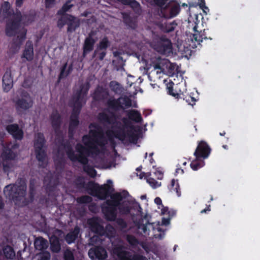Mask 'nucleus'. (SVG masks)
Returning <instances> with one entry per match:
<instances>
[{
	"label": "nucleus",
	"instance_id": "c03bdc74",
	"mask_svg": "<svg viewBox=\"0 0 260 260\" xmlns=\"http://www.w3.org/2000/svg\"><path fill=\"white\" fill-rule=\"evenodd\" d=\"M3 13L4 16V18H8L12 15V11L10 9V4L8 2H5L4 3Z\"/></svg>",
	"mask_w": 260,
	"mask_h": 260
},
{
	"label": "nucleus",
	"instance_id": "e433bc0d",
	"mask_svg": "<svg viewBox=\"0 0 260 260\" xmlns=\"http://www.w3.org/2000/svg\"><path fill=\"white\" fill-rule=\"evenodd\" d=\"M87 163L81 164L83 165V171L91 177H94L96 174V171L91 166L88 165V158Z\"/></svg>",
	"mask_w": 260,
	"mask_h": 260
},
{
	"label": "nucleus",
	"instance_id": "423d86ee",
	"mask_svg": "<svg viewBox=\"0 0 260 260\" xmlns=\"http://www.w3.org/2000/svg\"><path fill=\"white\" fill-rule=\"evenodd\" d=\"M112 184V181L111 180H108L107 184L102 185L98 183L90 181L87 184L86 189L90 195L97 197L100 200H105L114 191Z\"/></svg>",
	"mask_w": 260,
	"mask_h": 260
},
{
	"label": "nucleus",
	"instance_id": "a878e982",
	"mask_svg": "<svg viewBox=\"0 0 260 260\" xmlns=\"http://www.w3.org/2000/svg\"><path fill=\"white\" fill-rule=\"evenodd\" d=\"M208 39L212 40V38L210 37H207L205 29H204L203 31H197L192 36L191 40L192 41H194L198 44H200L201 42H202L203 40H207Z\"/></svg>",
	"mask_w": 260,
	"mask_h": 260
},
{
	"label": "nucleus",
	"instance_id": "a211bd4d",
	"mask_svg": "<svg viewBox=\"0 0 260 260\" xmlns=\"http://www.w3.org/2000/svg\"><path fill=\"white\" fill-rule=\"evenodd\" d=\"M2 81L4 91H9L13 86V78L10 70H7L3 77Z\"/></svg>",
	"mask_w": 260,
	"mask_h": 260
},
{
	"label": "nucleus",
	"instance_id": "49530a36",
	"mask_svg": "<svg viewBox=\"0 0 260 260\" xmlns=\"http://www.w3.org/2000/svg\"><path fill=\"white\" fill-rule=\"evenodd\" d=\"M127 242L132 246H136L138 245L139 240L136 237L132 235H127L126 237Z\"/></svg>",
	"mask_w": 260,
	"mask_h": 260
},
{
	"label": "nucleus",
	"instance_id": "4d7b16f0",
	"mask_svg": "<svg viewBox=\"0 0 260 260\" xmlns=\"http://www.w3.org/2000/svg\"><path fill=\"white\" fill-rule=\"evenodd\" d=\"M35 194V188L34 185L30 183L29 187V197L31 202L34 201Z\"/></svg>",
	"mask_w": 260,
	"mask_h": 260
},
{
	"label": "nucleus",
	"instance_id": "5701e85b",
	"mask_svg": "<svg viewBox=\"0 0 260 260\" xmlns=\"http://www.w3.org/2000/svg\"><path fill=\"white\" fill-rule=\"evenodd\" d=\"M126 113L129 120L136 123H141L143 120L140 112L137 110H129L126 111Z\"/></svg>",
	"mask_w": 260,
	"mask_h": 260
},
{
	"label": "nucleus",
	"instance_id": "4468645a",
	"mask_svg": "<svg viewBox=\"0 0 260 260\" xmlns=\"http://www.w3.org/2000/svg\"><path fill=\"white\" fill-rule=\"evenodd\" d=\"M88 255L92 260H104L108 256L106 250L102 246L90 248L88 251Z\"/></svg>",
	"mask_w": 260,
	"mask_h": 260
},
{
	"label": "nucleus",
	"instance_id": "2eb2a0df",
	"mask_svg": "<svg viewBox=\"0 0 260 260\" xmlns=\"http://www.w3.org/2000/svg\"><path fill=\"white\" fill-rule=\"evenodd\" d=\"M94 31H91L87 37L84 40L83 45V53L82 56L85 57L86 55L94 49V46L96 42V40L93 38V36L95 35Z\"/></svg>",
	"mask_w": 260,
	"mask_h": 260
},
{
	"label": "nucleus",
	"instance_id": "58836bf2",
	"mask_svg": "<svg viewBox=\"0 0 260 260\" xmlns=\"http://www.w3.org/2000/svg\"><path fill=\"white\" fill-rule=\"evenodd\" d=\"M170 189L171 192H175L178 197L181 196V192L180 190V186L178 182V180H175L174 179H173L171 180V184Z\"/></svg>",
	"mask_w": 260,
	"mask_h": 260
},
{
	"label": "nucleus",
	"instance_id": "8fccbe9b",
	"mask_svg": "<svg viewBox=\"0 0 260 260\" xmlns=\"http://www.w3.org/2000/svg\"><path fill=\"white\" fill-rule=\"evenodd\" d=\"M64 260H75L73 252L69 249H67L63 252Z\"/></svg>",
	"mask_w": 260,
	"mask_h": 260
},
{
	"label": "nucleus",
	"instance_id": "69168bd1",
	"mask_svg": "<svg viewBox=\"0 0 260 260\" xmlns=\"http://www.w3.org/2000/svg\"><path fill=\"white\" fill-rule=\"evenodd\" d=\"M198 3L200 7L203 10L204 9H208V7L206 6L205 0H198Z\"/></svg>",
	"mask_w": 260,
	"mask_h": 260
},
{
	"label": "nucleus",
	"instance_id": "338daca9",
	"mask_svg": "<svg viewBox=\"0 0 260 260\" xmlns=\"http://www.w3.org/2000/svg\"><path fill=\"white\" fill-rule=\"evenodd\" d=\"M117 1L125 6H129L132 0H117Z\"/></svg>",
	"mask_w": 260,
	"mask_h": 260
},
{
	"label": "nucleus",
	"instance_id": "a18cd8bd",
	"mask_svg": "<svg viewBox=\"0 0 260 260\" xmlns=\"http://www.w3.org/2000/svg\"><path fill=\"white\" fill-rule=\"evenodd\" d=\"M199 159L196 158V160H193L190 164L191 168L194 171L198 170L204 165L203 161H199Z\"/></svg>",
	"mask_w": 260,
	"mask_h": 260
},
{
	"label": "nucleus",
	"instance_id": "de8ad7c7",
	"mask_svg": "<svg viewBox=\"0 0 260 260\" xmlns=\"http://www.w3.org/2000/svg\"><path fill=\"white\" fill-rule=\"evenodd\" d=\"M129 6L136 13H139L141 11L140 4L136 0H132Z\"/></svg>",
	"mask_w": 260,
	"mask_h": 260
},
{
	"label": "nucleus",
	"instance_id": "72a5a7b5",
	"mask_svg": "<svg viewBox=\"0 0 260 260\" xmlns=\"http://www.w3.org/2000/svg\"><path fill=\"white\" fill-rule=\"evenodd\" d=\"M5 257L7 259H13L15 257V252L13 247L9 245L5 246L3 249Z\"/></svg>",
	"mask_w": 260,
	"mask_h": 260
},
{
	"label": "nucleus",
	"instance_id": "dca6fc26",
	"mask_svg": "<svg viewBox=\"0 0 260 260\" xmlns=\"http://www.w3.org/2000/svg\"><path fill=\"white\" fill-rule=\"evenodd\" d=\"M87 223L92 232L100 236H103L105 235V229L103 225L100 223L98 218L92 217L88 219Z\"/></svg>",
	"mask_w": 260,
	"mask_h": 260
},
{
	"label": "nucleus",
	"instance_id": "f3484780",
	"mask_svg": "<svg viewBox=\"0 0 260 260\" xmlns=\"http://www.w3.org/2000/svg\"><path fill=\"white\" fill-rule=\"evenodd\" d=\"M50 120L52 127L55 134H60V127L62 123L61 115L56 110L53 111L50 115Z\"/></svg>",
	"mask_w": 260,
	"mask_h": 260
},
{
	"label": "nucleus",
	"instance_id": "412c9836",
	"mask_svg": "<svg viewBox=\"0 0 260 260\" xmlns=\"http://www.w3.org/2000/svg\"><path fill=\"white\" fill-rule=\"evenodd\" d=\"M36 158L39 162L40 167L44 168L47 165L46 159L47 158V154L46 151L41 148L40 149H35Z\"/></svg>",
	"mask_w": 260,
	"mask_h": 260
},
{
	"label": "nucleus",
	"instance_id": "393cba45",
	"mask_svg": "<svg viewBox=\"0 0 260 260\" xmlns=\"http://www.w3.org/2000/svg\"><path fill=\"white\" fill-rule=\"evenodd\" d=\"M110 46V42L107 37H104L99 42L96 49L94 51L92 58H94L96 54L99 50H107V48Z\"/></svg>",
	"mask_w": 260,
	"mask_h": 260
},
{
	"label": "nucleus",
	"instance_id": "0eeeda50",
	"mask_svg": "<svg viewBox=\"0 0 260 260\" xmlns=\"http://www.w3.org/2000/svg\"><path fill=\"white\" fill-rule=\"evenodd\" d=\"M69 150L66 151L68 158L72 161H78L80 164H86L88 159L87 156L92 153L89 149L80 143L77 144L75 149L78 154H75L72 146L69 147Z\"/></svg>",
	"mask_w": 260,
	"mask_h": 260
},
{
	"label": "nucleus",
	"instance_id": "1a4fd4ad",
	"mask_svg": "<svg viewBox=\"0 0 260 260\" xmlns=\"http://www.w3.org/2000/svg\"><path fill=\"white\" fill-rule=\"evenodd\" d=\"M118 206L110 205L106 201L105 204L102 206V211L105 216V219L109 221H114L117 215Z\"/></svg>",
	"mask_w": 260,
	"mask_h": 260
},
{
	"label": "nucleus",
	"instance_id": "7c9ffc66",
	"mask_svg": "<svg viewBox=\"0 0 260 260\" xmlns=\"http://www.w3.org/2000/svg\"><path fill=\"white\" fill-rule=\"evenodd\" d=\"M50 249L53 252L58 253L61 249L59 238L56 236L50 239Z\"/></svg>",
	"mask_w": 260,
	"mask_h": 260
},
{
	"label": "nucleus",
	"instance_id": "f257e3e1",
	"mask_svg": "<svg viewBox=\"0 0 260 260\" xmlns=\"http://www.w3.org/2000/svg\"><path fill=\"white\" fill-rule=\"evenodd\" d=\"M105 108L98 115V120L103 125H111L114 129L108 131L111 132L115 138L123 141L126 137L125 126L117 121L119 116L117 112L125 111L132 106V101L127 95L120 96L118 98L113 96L108 98L105 103Z\"/></svg>",
	"mask_w": 260,
	"mask_h": 260
},
{
	"label": "nucleus",
	"instance_id": "b1692460",
	"mask_svg": "<svg viewBox=\"0 0 260 260\" xmlns=\"http://www.w3.org/2000/svg\"><path fill=\"white\" fill-rule=\"evenodd\" d=\"M34 246L37 250L44 251L48 248V243L47 240L40 237L35 239Z\"/></svg>",
	"mask_w": 260,
	"mask_h": 260
},
{
	"label": "nucleus",
	"instance_id": "5fc2aeb1",
	"mask_svg": "<svg viewBox=\"0 0 260 260\" xmlns=\"http://www.w3.org/2000/svg\"><path fill=\"white\" fill-rule=\"evenodd\" d=\"M106 135L108 137L111 147L114 149L116 146V142L114 139V136L112 134V133H111V132H106Z\"/></svg>",
	"mask_w": 260,
	"mask_h": 260
},
{
	"label": "nucleus",
	"instance_id": "6e6d98bb",
	"mask_svg": "<svg viewBox=\"0 0 260 260\" xmlns=\"http://www.w3.org/2000/svg\"><path fill=\"white\" fill-rule=\"evenodd\" d=\"M147 182L154 188H155L160 185V184H158V182L157 181L151 177H147Z\"/></svg>",
	"mask_w": 260,
	"mask_h": 260
},
{
	"label": "nucleus",
	"instance_id": "f03ea898",
	"mask_svg": "<svg viewBox=\"0 0 260 260\" xmlns=\"http://www.w3.org/2000/svg\"><path fill=\"white\" fill-rule=\"evenodd\" d=\"M36 12L34 10H30L28 14L22 15L21 12L17 10L6 21V35L8 37H14L19 34L17 38H14L12 42V47L19 48L26 39L27 29L22 28L20 31L18 30L21 26V22L24 21L25 24H29L34 22L36 17Z\"/></svg>",
	"mask_w": 260,
	"mask_h": 260
},
{
	"label": "nucleus",
	"instance_id": "9d476101",
	"mask_svg": "<svg viewBox=\"0 0 260 260\" xmlns=\"http://www.w3.org/2000/svg\"><path fill=\"white\" fill-rule=\"evenodd\" d=\"M33 101L28 93H24L21 98L17 100L15 103L16 109L18 112L20 110L26 111L31 108Z\"/></svg>",
	"mask_w": 260,
	"mask_h": 260
},
{
	"label": "nucleus",
	"instance_id": "39448f33",
	"mask_svg": "<svg viewBox=\"0 0 260 260\" xmlns=\"http://www.w3.org/2000/svg\"><path fill=\"white\" fill-rule=\"evenodd\" d=\"M4 192L6 197L9 200L13 201L15 204L26 205L24 203L26 200V185L22 184L19 185L16 184H9L5 186Z\"/></svg>",
	"mask_w": 260,
	"mask_h": 260
},
{
	"label": "nucleus",
	"instance_id": "6ab92c4d",
	"mask_svg": "<svg viewBox=\"0 0 260 260\" xmlns=\"http://www.w3.org/2000/svg\"><path fill=\"white\" fill-rule=\"evenodd\" d=\"M109 95V91L103 87H98L94 90L92 98L95 101L101 102L107 99Z\"/></svg>",
	"mask_w": 260,
	"mask_h": 260
},
{
	"label": "nucleus",
	"instance_id": "f8f14e48",
	"mask_svg": "<svg viewBox=\"0 0 260 260\" xmlns=\"http://www.w3.org/2000/svg\"><path fill=\"white\" fill-rule=\"evenodd\" d=\"M155 49L161 54L169 53L172 49V43L169 39L162 37L155 45Z\"/></svg>",
	"mask_w": 260,
	"mask_h": 260
},
{
	"label": "nucleus",
	"instance_id": "c85d7f7f",
	"mask_svg": "<svg viewBox=\"0 0 260 260\" xmlns=\"http://www.w3.org/2000/svg\"><path fill=\"white\" fill-rule=\"evenodd\" d=\"M177 25L175 21L171 22H165L159 25L160 29L164 32L169 33L174 30Z\"/></svg>",
	"mask_w": 260,
	"mask_h": 260
},
{
	"label": "nucleus",
	"instance_id": "9b49d317",
	"mask_svg": "<svg viewBox=\"0 0 260 260\" xmlns=\"http://www.w3.org/2000/svg\"><path fill=\"white\" fill-rule=\"evenodd\" d=\"M211 151V149L207 143L204 141H201L198 143L194 152V155L197 159L207 158L210 154Z\"/></svg>",
	"mask_w": 260,
	"mask_h": 260
},
{
	"label": "nucleus",
	"instance_id": "aec40b11",
	"mask_svg": "<svg viewBox=\"0 0 260 260\" xmlns=\"http://www.w3.org/2000/svg\"><path fill=\"white\" fill-rule=\"evenodd\" d=\"M34 55L32 42L30 41L26 42L25 49L23 51L22 58H25L28 61H31Z\"/></svg>",
	"mask_w": 260,
	"mask_h": 260
},
{
	"label": "nucleus",
	"instance_id": "3c124183",
	"mask_svg": "<svg viewBox=\"0 0 260 260\" xmlns=\"http://www.w3.org/2000/svg\"><path fill=\"white\" fill-rule=\"evenodd\" d=\"M77 201L81 204H88L92 202V199L88 196H83L79 198Z\"/></svg>",
	"mask_w": 260,
	"mask_h": 260
},
{
	"label": "nucleus",
	"instance_id": "79ce46f5",
	"mask_svg": "<svg viewBox=\"0 0 260 260\" xmlns=\"http://www.w3.org/2000/svg\"><path fill=\"white\" fill-rule=\"evenodd\" d=\"M75 185L76 187L78 189H82L85 188L86 189V187L87 184L86 185V183L84 180V179L82 176H78L74 181Z\"/></svg>",
	"mask_w": 260,
	"mask_h": 260
},
{
	"label": "nucleus",
	"instance_id": "7ed1b4c3",
	"mask_svg": "<svg viewBox=\"0 0 260 260\" xmlns=\"http://www.w3.org/2000/svg\"><path fill=\"white\" fill-rule=\"evenodd\" d=\"M90 88L89 82H86L80 86L79 89L74 92L70 102V106L73 108L70 118L69 126L77 128L79 124V116L83 107V103H85V97Z\"/></svg>",
	"mask_w": 260,
	"mask_h": 260
},
{
	"label": "nucleus",
	"instance_id": "bf43d9fd",
	"mask_svg": "<svg viewBox=\"0 0 260 260\" xmlns=\"http://www.w3.org/2000/svg\"><path fill=\"white\" fill-rule=\"evenodd\" d=\"M56 4V0H45V6L46 9L52 8Z\"/></svg>",
	"mask_w": 260,
	"mask_h": 260
},
{
	"label": "nucleus",
	"instance_id": "13d9d810",
	"mask_svg": "<svg viewBox=\"0 0 260 260\" xmlns=\"http://www.w3.org/2000/svg\"><path fill=\"white\" fill-rule=\"evenodd\" d=\"M180 12V8L178 6H174L170 10V15L171 17L176 16Z\"/></svg>",
	"mask_w": 260,
	"mask_h": 260
},
{
	"label": "nucleus",
	"instance_id": "20e7f679",
	"mask_svg": "<svg viewBox=\"0 0 260 260\" xmlns=\"http://www.w3.org/2000/svg\"><path fill=\"white\" fill-rule=\"evenodd\" d=\"M89 127H94L95 129H90L89 135H85L82 137V142L84 145L92 152H99L98 146H104V134L102 128L94 123H91Z\"/></svg>",
	"mask_w": 260,
	"mask_h": 260
},
{
	"label": "nucleus",
	"instance_id": "c9c22d12",
	"mask_svg": "<svg viewBox=\"0 0 260 260\" xmlns=\"http://www.w3.org/2000/svg\"><path fill=\"white\" fill-rule=\"evenodd\" d=\"M60 134H55L56 141L58 144L64 147V149H66V151L69 150V147L71 146L70 143L68 142H64V137L63 135L62 132L61 130L60 131Z\"/></svg>",
	"mask_w": 260,
	"mask_h": 260
},
{
	"label": "nucleus",
	"instance_id": "052dcab7",
	"mask_svg": "<svg viewBox=\"0 0 260 260\" xmlns=\"http://www.w3.org/2000/svg\"><path fill=\"white\" fill-rule=\"evenodd\" d=\"M107 51L106 50H99L98 51V52L96 54V55H98V59L102 61L104 59L105 56L106 55Z\"/></svg>",
	"mask_w": 260,
	"mask_h": 260
},
{
	"label": "nucleus",
	"instance_id": "864d4df0",
	"mask_svg": "<svg viewBox=\"0 0 260 260\" xmlns=\"http://www.w3.org/2000/svg\"><path fill=\"white\" fill-rule=\"evenodd\" d=\"M114 221H115L117 225L121 229H125L127 227L126 221L121 218L116 217V219Z\"/></svg>",
	"mask_w": 260,
	"mask_h": 260
},
{
	"label": "nucleus",
	"instance_id": "37998d69",
	"mask_svg": "<svg viewBox=\"0 0 260 260\" xmlns=\"http://www.w3.org/2000/svg\"><path fill=\"white\" fill-rule=\"evenodd\" d=\"M174 85V83L172 81L169 82L167 84V92L169 94L174 96L175 99H178L179 95V92H174L173 89V86Z\"/></svg>",
	"mask_w": 260,
	"mask_h": 260
},
{
	"label": "nucleus",
	"instance_id": "f704fd0d",
	"mask_svg": "<svg viewBox=\"0 0 260 260\" xmlns=\"http://www.w3.org/2000/svg\"><path fill=\"white\" fill-rule=\"evenodd\" d=\"M165 60L158 56L152 58V66L153 67L155 70L158 69L160 70H164L162 66L164 64Z\"/></svg>",
	"mask_w": 260,
	"mask_h": 260
},
{
	"label": "nucleus",
	"instance_id": "774afa93",
	"mask_svg": "<svg viewBox=\"0 0 260 260\" xmlns=\"http://www.w3.org/2000/svg\"><path fill=\"white\" fill-rule=\"evenodd\" d=\"M24 0H16L15 5L17 8H20L22 7Z\"/></svg>",
	"mask_w": 260,
	"mask_h": 260
},
{
	"label": "nucleus",
	"instance_id": "ddd939ff",
	"mask_svg": "<svg viewBox=\"0 0 260 260\" xmlns=\"http://www.w3.org/2000/svg\"><path fill=\"white\" fill-rule=\"evenodd\" d=\"M6 131L16 141H21L24 137V132L17 123L7 125L5 128Z\"/></svg>",
	"mask_w": 260,
	"mask_h": 260
},
{
	"label": "nucleus",
	"instance_id": "473e14b6",
	"mask_svg": "<svg viewBox=\"0 0 260 260\" xmlns=\"http://www.w3.org/2000/svg\"><path fill=\"white\" fill-rule=\"evenodd\" d=\"M67 65L68 64L66 62L64 64H63L61 67L60 69V72L58 76V82L62 79L67 77L72 71L73 68L72 65H70L68 67V70L66 71Z\"/></svg>",
	"mask_w": 260,
	"mask_h": 260
},
{
	"label": "nucleus",
	"instance_id": "c756f323",
	"mask_svg": "<svg viewBox=\"0 0 260 260\" xmlns=\"http://www.w3.org/2000/svg\"><path fill=\"white\" fill-rule=\"evenodd\" d=\"M46 142L44 134L42 133H38L36 135V139L34 142L35 149H40L43 148Z\"/></svg>",
	"mask_w": 260,
	"mask_h": 260
},
{
	"label": "nucleus",
	"instance_id": "4c0bfd02",
	"mask_svg": "<svg viewBox=\"0 0 260 260\" xmlns=\"http://www.w3.org/2000/svg\"><path fill=\"white\" fill-rule=\"evenodd\" d=\"M117 209L121 215H128L131 211V207L125 202H122L118 206Z\"/></svg>",
	"mask_w": 260,
	"mask_h": 260
},
{
	"label": "nucleus",
	"instance_id": "4be33fe9",
	"mask_svg": "<svg viewBox=\"0 0 260 260\" xmlns=\"http://www.w3.org/2000/svg\"><path fill=\"white\" fill-rule=\"evenodd\" d=\"M80 228L78 226H76L74 229L71 231L67 234L65 237V240L69 244L74 243L77 239L80 233Z\"/></svg>",
	"mask_w": 260,
	"mask_h": 260
},
{
	"label": "nucleus",
	"instance_id": "09e8293b",
	"mask_svg": "<svg viewBox=\"0 0 260 260\" xmlns=\"http://www.w3.org/2000/svg\"><path fill=\"white\" fill-rule=\"evenodd\" d=\"M126 136L128 138L129 140L131 142L133 143H137L138 140V135L133 131H128L127 133H126Z\"/></svg>",
	"mask_w": 260,
	"mask_h": 260
},
{
	"label": "nucleus",
	"instance_id": "ea45409f",
	"mask_svg": "<svg viewBox=\"0 0 260 260\" xmlns=\"http://www.w3.org/2000/svg\"><path fill=\"white\" fill-rule=\"evenodd\" d=\"M151 6H156L161 9H165L164 6L168 3L169 0H145Z\"/></svg>",
	"mask_w": 260,
	"mask_h": 260
},
{
	"label": "nucleus",
	"instance_id": "680f3d73",
	"mask_svg": "<svg viewBox=\"0 0 260 260\" xmlns=\"http://www.w3.org/2000/svg\"><path fill=\"white\" fill-rule=\"evenodd\" d=\"M50 254L48 252L43 253L38 260H50Z\"/></svg>",
	"mask_w": 260,
	"mask_h": 260
},
{
	"label": "nucleus",
	"instance_id": "cd10ccee",
	"mask_svg": "<svg viewBox=\"0 0 260 260\" xmlns=\"http://www.w3.org/2000/svg\"><path fill=\"white\" fill-rule=\"evenodd\" d=\"M71 1L68 0L62 6L61 9H60L57 12V15H60V17H63L66 16L67 15H70L69 14H67V12H69V10L73 7L74 5L71 4Z\"/></svg>",
	"mask_w": 260,
	"mask_h": 260
},
{
	"label": "nucleus",
	"instance_id": "a19ab883",
	"mask_svg": "<svg viewBox=\"0 0 260 260\" xmlns=\"http://www.w3.org/2000/svg\"><path fill=\"white\" fill-rule=\"evenodd\" d=\"M2 156L4 159L13 160L15 158L16 155L11 149H9L3 151Z\"/></svg>",
	"mask_w": 260,
	"mask_h": 260
},
{
	"label": "nucleus",
	"instance_id": "603ef678",
	"mask_svg": "<svg viewBox=\"0 0 260 260\" xmlns=\"http://www.w3.org/2000/svg\"><path fill=\"white\" fill-rule=\"evenodd\" d=\"M191 95L187 93L186 92L184 93L182 92L181 90H179V95L177 99H183L185 100L186 103H187L189 105L190 103V98Z\"/></svg>",
	"mask_w": 260,
	"mask_h": 260
},
{
	"label": "nucleus",
	"instance_id": "6e6552de",
	"mask_svg": "<svg viewBox=\"0 0 260 260\" xmlns=\"http://www.w3.org/2000/svg\"><path fill=\"white\" fill-rule=\"evenodd\" d=\"M65 25H68L67 32L72 33L80 26V21L72 15H67L66 17H60L57 21V26L61 29Z\"/></svg>",
	"mask_w": 260,
	"mask_h": 260
},
{
	"label": "nucleus",
	"instance_id": "2f4dec72",
	"mask_svg": "<svg viewBox=\"0 0 260 260\" xmlns=\"http://www.w3.org/2000/svg\"><path fill=\"white\" fill-rule=\"evenodd\" d=\"M123 22L127 26L132 28H135L137 26V21L136 19L128 14L124 13L123 15Z\"/></svg>",
	"mask_w": 260,
	"mask_h": 260
},
{
	"label": "nucleus",
	"instance_id": "e2e57ef3",
	"mask_svg": "<svg viewBox=\"0 0 260 260\" xmlns=\"http://www.w3.org/2000/svg\"><path fill=\"white\" fill-rule=\"evenodd\" d=\"M99 236L100 235L96 234V235H94L92 237H91L90 238V242L92 244H93L94 243H97L98 242H99L100 241V238L99 237Z\"/></svg>",
	"mask_w": 260,
	"mask_h": 260
},
{
	"label": "nucleus",
	"instance_id": "0e129e2a",
	"mask_svg": "<svg viewBox=\"0 0 260 260\" xmlns=\"http://www.w3.org/2000/svg\"><path fill=\"white\" fill-rule=\"evenodd\" d=\"M76 129V128L69 126L68 136L70 139H72L73 138Z\"/></svg>",
	"mask_w": 260,
	"mask_h": 260
},
{
	"label": "nucleus",
	"instance_id": "bb28decb",
	"mask_svg": "<svg viewBox=\"0 0 260 260\" xmlns=\"http://www.w3.org/2000/svg\"><path fill=\"white\" fill-rule=\"evenodd\" d=\"M110 196L111 200H107V202L110 204V205H116L118 207L121 203V201L123 198V197L120 192H116L114 194H111Z\"/></svg>",
	"mask_w": 260,
	"mask_h": 260
}]
</instances>
